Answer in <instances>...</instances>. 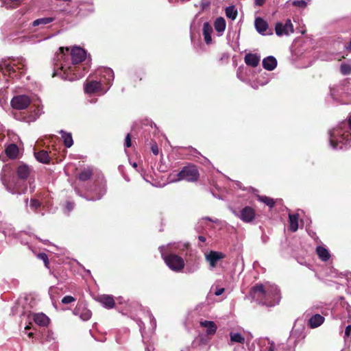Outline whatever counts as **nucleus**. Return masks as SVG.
I'll return each mask as SVG.
<instances>
[{"label": "nucleus", "mask_w": 351, "mask_h": 351, "mask_svg": "<svg viewBox=\"0 0 351 351\" xmlns=\"http://www.w3.org/2000/svg\"><path fill=\"white\" fill-rule=\"evenodd\" d=\"M171 246V244L162 245L159 247V250L166 265L171 270L178 272L184 268V261L182 257L173 253V251L169 250Z\"/></svg>", "instance_id": "nucleus-4"}, {"label": "nucleus", "mask_w": 351, "mask_h": 351, "mask_svg": "<svg viewBox=\"0 0 351 351\" xmlns=\"http://www.w3.org/2000/svg\"><path fill=\"white\" fill-rule=\"evenodd\" d=\"M224 288L219 287L216 284L213 285L210 289V291L213 292V294L217 296L221 295L224 292Z\"/></svg>", "instance_id": "nucleus-40"}, {"label": "nucleus", "mask_w": 351, "mask_h": 351, "mask_svg": "<svg viewBox=\"0 0 351 351\" xmlns=\"http://www.w3.org/2000/svg\"><path fill=\"white\" fill-rule=\"evenodd\" d=\"M198 239H199V241L203 242V243H204V242H205V241H206V237H204V236H202V235H199V236L198 237Z\"/></svg>", "instance_id": "nucleus-56"}, {"label": "nucleus", "mask_w": 351, "mask_h": 351, "mask_svg": "<svg viewBox=\"0 0 351 351\" xmlns=\"http://www.w3.org/2000/svg\"><path fill=\"white\" fill-rule=\"evenodd\" d=\"M204 219H206V220H208V221H212V219L210 217H206Z\"/></svg>", "instance_id": "nucleus-61"}, {"label": "nucleus", "mask_w": 351, "mask_h": 351, "mask_svg": "<svg viewBox=\"0 0 351 351\" xmlns=\"http://www.w3.org/2000/svg\"><path fill=\"white\" fill-rule=\"evenodd\" d=\"M276 34L279 36H289V34L293 33L294 29L293 25L290 19H287L285 23L278 22L275 26Z\"/></svg>", "instance_id": "nucleus-10"}, {"label": "nucleus", "mask_w": 351, "mask_h": 351, "mask_svg": "<svg viewBox=\"0 0 351 351\" xmlns=\"http://www.w3.org/2000/svg\"><path fill=\"white\" fill-rule=\"evenodd\" d=\"M56 291V288H53V287H51V288L49 289V295H50V296H51V300H52V302H53V303H54V300H53V298H52V293H53V292H54V291Z\"/></svg>", "instance_id": "nucleus-54"}, {"label": "nucleus", "mask_w": 351, "mask_h": 351, "mask_svg": "<svg viewBox=\"0 0 351 351\" xmlns=\"http://www.w3.org/2000/svg\"><path fill=\"white\" fill-rule=\"evenodd\" d=\"M25 329L26 330H29V329H30V326H25Z\"/></svg>", "instance_id": "nucleus-60"}, {"label": "nucleus", "mask_w": 351, "mask_h": 351, "mask_svg": "<svg viewBox=\"0 0 351 351\" xmlns=\"http://www.w3.org/2000/svg\"><path fill=\"white\" fill-rule=\"evenodd\" d=\"M53 19L51 17H44L36 19L31 23V27H38L39 29L43 28L46 25L51 23Z\"/></svg>", "instance_id": "nucleus-28"}, {"label": "nucleus", "mask_w": 351, "mask_h": 351, "mask_svg": "<svg viewBox=\"0 0 351 351\" xmlns=\"http://www.w3.org/2000/svg\"><path fill=\"white\" fill-rule=\"evenodd\" d=\"M340 72L344 75H348L351 73V60L341 64Z\"/></svg>", "instance_id": "nucleus-34"}, {"label": "nucleus", "mask_w": 351, "mask_h": 351, "mask_svg": "<svg viewBox=\"0 0 351 351\" xmlns=\"http://www.w3.org/2000/svg\"><path fill=\"white\" fill-rule=\"evenodd\" d=\"M258 200L265 203L269 208H273L275 204L274 200L270 197H267V196H259Z\"/></svg>", "instance_id": "nucleus-38"}, {"label": "nucleus", "mask_w": 351, "mask_h": 351, "mask_svg": "<svg viewBox=\"0 0 351 351\" xmlns=\"http://www.w3.org/2000/svg\"><path fill=\"white\" fill-rule=\"evenodd\" d=\"M5 153L8 157L14 158L19 153L18 147L15 144H10L5 149Z\"/></svg>", "instance_id": "nucleus-32"}, {"label": "nucleus", "mask_w": 351, "mask_h": 351, "mask_svg": "<svg viewBox=\"0 0 351 351\" xmlns=\"http://www.w3.org/2000/svg\"><path fill=\"white\" fill-rule=\"evenodd\" d=\"M254 25H255L256 31L259 34H261L262 35L267 34L266 32L268 29V24L262 18H260V17L256 18L254 21Z\"/></svg>", "instance_id": "nucleus-22"}, {"label": "nucleus", "mask_w": 351, "mask_h": 351, "mask_svg": "<svg viewBox=\"0 0 351 351\" xmlns=\"http://www.w3.org/2000/svg\"><path fill=\"white\" fill-rule=\"evenodd\" d=\"M212 0H202L200 6L202 10H206L209 8Z\"/></svg>", "instance_id": "nucleus-44"}, {"label": "nucleus", "mask_w": 351, "mask_h": 351, "mask_svg": "<svg viewBox=\"0 0 351 351\" xmlns=\"http://www.w3.org/2000/svg\"><path fill=\"white\" fill-rule=\"evenodd\" d=\"M292 5L298 8H305L307 5V3L305 0H294L292 2Z\"/></svg>", "instance_id": "nucleus-41"}, {"label": "nucleus", "mask_w": 351, "mask_h": 351, "mask_svg": "<svg viewBox=\"0 0 351 351\" xmlns=\"http://www.w3.org/2000/svg\"><path fill=\"white\" fill-rule=\"evenodd\" d=\"M1 69L7 73L10 77H19L26 69V60L23 57L12 58L8 62H4L1 65Z\"/></svg>", "instance_id": "nucleus-5"}, {"label": "nucleus", "mask_w": 351, "mask_h": 351, "mask_svg": "<svg viewBox=\"0 0 351 351\" xmlns=\"http://www.w3.org/2000/svg\"><path fill=\"white\" fill-rule=\"evenodd\" d=\"M226 257V254L221 252L211 250L205 254V260L209 263V269L213 270L218 264V262Z\"/></svg>", "instance_id": "nucleus-9"}, {"label": "nucleus", "mask_w": 351, "mask_h": 351, "mask_svg": "<svg viewBox=\"0 0 351 351\" xmlns=\"http://www.w3.org/2000/svg\"><path fill=\"white\" fill-rule=\"evenodd\" d=\"M199 326L205 330L207 335H215L217 329L216 324L213 321L201 319Z\"/></svg>", "instance_id": "nucleus-16"}, {"label": "nucleus", "mask_w": 351, "mask_h": 351, "mask_svg": "<svg viewBox=\"0 0 351 351\" xmlns=\"http://www.w3.org/2000/svg\"><path fill=\"white\" fill-rule=\"evenodd\" d=\"M86 53L80 47H73L69 53L68 47H60L54 60L53 77L60 76L65 80L73 81L82 77L88 68L81 64Z\"/></svg>", "instance_id": "nucleus-1"}, {"label": "nucleus", "mask_w": 351, "mask_h": 351, "mask_svg": "<svg viewBox=\"0 0 351 351\" xmlns=\"http://www.w3.org/2000/svg\"><path fill=\"white\" fill-rule=\"evenodd\" d=\"M74 208V203L72 202H66L65 205V210L67 213H70Z\"/></svg>", "instance_id": "nucleus-48"}, {"label": "nucleus", "mask_w": 351, "mask_h": 351, "mask_svg": "<svg viewBox=\"0 0 351 351\" xmlns=\"http://www.w3.org/2000/svg\"><path fill=\"white\" fill-rule=\"evenodd\" d=\"M234 213L241 220L245 223L252 222L255 218V211L250 206H245L241 209L239 212L234 211Z\"/></svg>", "instance_id": "nucleus-13"}, {"label": "nucleus", "mask_w": 351, "mask_h": 351, "mask_svg": "<svg viewBox=\"0 0 351 351\" xmlns=\"http://www.w3.org/2000/svg\"><path fill=\"white\" fill-rule=\"evenodd\" d=\"M43 241L44 243H45V244L48 242V241H47V240H45V241Z\"/></svg>", "instance_id": "nucleus-64"}, {"label": "nucleus", "mask_w": 351, "mask_h": 351, "mask_svg": "<svg viewBox=\"0 0 351 351\" xmlns=\"http://www.w3.org/2000/svg\"><path fill=\"white\" fill-rule=\"evenodd\" d=\"M132 166L134 167V168H136L137 167V163L136 162H133V163H131Z\"/></svg>", "instance_id": "nucleus-59"}, {"label": "nucleus", "mask_w": 351, "mask_h": 351, "mask_svg": "<svg viewBox=\"0 0 351 351\" xmlns=\"http://www.w3.org/2000/svg\"><path fill=\"white\" fill-rule=\"evenodd\" d=\"M145 351H154V348L152 347H149L147 346L146 348H145Z\"/></svg>", "instance_id": "nucleus-57"}, {"label": "nucleus", "mask_w": 351, "mask_h": 351, "mask_svg": "<svg viewBox=\"0 0 351 351\" xmlns=\"http://www.w3.org/2000/svg\"><path fill=\"white\" fill-rule=\"evenodd\" d=\"M260 57L256 54L247 53L245 56V62L247 65L256 67L260 62Z\"/></svg>", "instance_id": "nucleus-26"}, {"label": "nucleus", "mask_w": 351, "mask_h": 351, "mask_svg": "<svg viewBox=\"0 0 351 351\" xmlns=\"http://www.w3.org/2000/svg\"><path fill=\"white\" fill-rule=\"evenodd\" d=\"M151 150L152 153L157 156L159 154V149L156 142H153L151 145Z\"/></svg>", "instance_id": "nucleus-47"}, {"label": "nucleus", "mask_w": 351, "mask_h": 351, "mask_svg": "<svg viewBox=\"0 0 351 351\" xmlns=\"http://www.w3.org/2000/svg\"><path fill=\"white\" fill-rule=\"evenodd\" d=\"M252 298L258 304L267 306L278 304L280 300V291L276 285L266 283L257 284L250 291Z\"/></svg>", "instance_id": "nucleus-3"}, {"label": "nucleus", "mask_w": 351, "mask_h": 351, "mask_svg": "<svg viewBox=\"0 0 351 351\" xmlns=\"http://www.w3.org/2000/svg\"><path fill=\"white\" fill-rule=\"evenodd\" d=\"M171 246L169 248V250L173 251V253H180L183 254L184 252H186L189 247V243H171ZM187 252H186V254Z\"/></svg>", "instance_id": "nucleus-23"}, {"label": "nucleus", "mask_w": 351, "mask_h": 351, "mask_svg": "<svg viewBox=\"0 0 351 351\" xmlns=\"http://www.w3.org/2000/svg\"><path fill=\"white\" fill-rule=\"evenodd\" d=\"M124 145L125 147H130L132 145V141L130 134H128L125 136Z\"/></svg>", "instance_id": "nucleus-50"}, {"label": "nucleus", "mask_w": 351, "mask_h": 351, "mask_svg": "<svg viewBox=\"0 0 351 351\" xmlns=\"http://www.w3.org/2000/svg\"><path fill=\"white\" fill-rule=\"evenodd\" d=\"M75 300V299L73 296L66 295L62 299V303L67 304L74 302Z\"/></svg>", "instance_id": "nucleus-43"}, {"label": "nucleus", "mask_w": 351, "mask_h": 351, "mask_svg": "<svg viewBox=\"0 0 351 351\" xmlns=\"http://www.w3.org/2000/svg\"><path fill=\"white\" fill-rule=\"evenodd\" d=\"M93 175V169L90 167L84 169L78 175V178L81 181L89 180Z\"/></svg>", "instance_id": "nucleus-33"}, {"label": "nucleus", "mask_w": 351, "mask_h": 351, "mask_svg": "<svg viewBox=\"0 0 351 351\" xmlns=\"http://www.w3.org/2000/svg\"><path fill=\"white\" fill-rule=\"evenodd\" d=\"M147 314H148V316L149 318V321H150V324L152 325V330H154L156 327V319L154 318L153 315L149 311L147 312Z\"/></svg>", "instance_id": "nucleus-46"}, {"label": "nucleus", "mask_w": 351, "mask_h": 351, "mask_svg": "<svg viewBox=\"0 0 351 351\" xmlns=\"http://www.w3.org/2000/svg\"><path fill=\"white\" fill-rule=\"evenodd\" d=\"M37 257L40 259V260H42L44 263H45V265L46 267H47L48 264H49V259H48V256L47 255L45 254V253H39L38 255H37Z\"/></svg>", "instance_id": "nucleus-42"}, {"label": "nucleus", "mask_w": 351, "mask_h": 351, "mask_svg": "<svg viewBox=\"0 0 351 351\" xmlns=\"http://www.w3.org/2000/svg\"><path fill=\"white\" fill-rule=\"evenodd\" d=\"M198 268H199L198 265H195L193 267L186 266V272L189 273V274L193 273L195 271H197L198 269Z\"/></svg>", "instance_id": "nucleus-49"}, {"label": "nucleus", "mask_w": 351, "mask_h": 351, "mask_svg": "<svg viewBox=\"0 0 351 351\" xmlns=\"http://www.w3.org/2000/svg\"><path fill=\"white\" fill-rule=\"evenodd\" d=\"M75 192L77 193V194H78L79 195H81L80 194V193H79V191H78V190H77V189H75Z\"/></svg>", "instance_id": "nucleus-62"}, {"label": "nucleus", "mask_w": 351, "mask_h": 351, "mask_svg": "<svg viewBox=\"0 0 351 351\" xmlns=\"http://www.w3.org/2000/svg\"><path fill=\"white\" fill-rule=\"evenodd\" d=\"M302 335V332L299 331L298 329H293L291 332L290 337L289 338V341L291 343L293 341V343L295 345L297 342V338Z\"/></svg>", "instance_id": "nucleus-37"}, {"label": "nucleus", "mask_w": 351, "mask_h": 351, "mask_svg": "<svg viewBox=\"0 0 351 351\" xmlns=\"http://www.w3.org/2000/svg\"><path fill=\"white\" fill-rule=\"evenodd\" d=\"M59 133L61 134L65 147H71L73 144L71 133L66 132L62 130H60Z\"/></svg>", "instance_id": "nucleus-29"}, {"label": "nucleus", "mask_w": 351, "mask_h": 351, "mask_svg": "<svg viewBox=\"0 0 351 351\" xmlns=\"http://www.w3.org/2000/svg\"><path fill=\"white\" fill-rule=\"evenodd\" d=\"M263 66L267 71H273L277 66V60L274 56H269L263 59Z\"/></svg>", "instance_id": "nucleus-24"}, {"label": "nucleus", "mask_w": 351, "mask_h": 351, "mask_svg": "<svg viewBox=\"0 0 351 351\" xmlns=\"http://www.w3.org/2000/svg\"><path fill=\"white\" fill-rule=\"evenodd\" d=\"M101 80L102 85H106L107 88L102 93L103 94L110 88L112 84L114 78V71L110 68H104L100 71Z\"/></svg>", "instance_id": "nucleus-11"}, {"label": "nucleus", "mask_w": 351, "mask_h": 351, "mask_svg": "<svg viewBox=\"0 0 351 351\" xmlns=\"http://www.w3.org/2000/svg\"><path fill=\"white\" fill-rule=\"evenodd\" d=\"M298 214H289V229L292 232H295L298 229Z\"/></svg>", "instance_id": "nucleus-31"}, {"label": "nucleus", "mask_w": 351, "mask_h": 351, "mask_svg": "<svg viewBox=\"0 0 351 351\" xmlns=\"http://www.w3.org/2000/svg\"><path fill=\"white\" fill-rule=\"evenodd\" d=\"M40 206V203L38 200L36 199H32L30 201V207L36 210L38 208H39Z\"/></svg>", "instance_id": "nucleus-45"}, {"label": "nucleus", "mask_w": 351, "mask_h": 351, "mask_svg": "<svg viewBox=\"0 0 351 351\" xmlns=\"http://www.w3.org/2000/svg\"><path fill=\"white\" fill-rule=\"evenodd\" d=\"M316 252L318 256V257L322 261H327L329 260L330 257V254L328 252V250L322 246H318L316 248Z\"/></svg>", "instance_id": "nucleus-30"}, {"label": "nucleus", "mask_w": 351, "mask_h": 351, "mask_svg": "<svg viewBox=\"0 0 351 351\" xmlns=\"http://www.w3.org/2000/svg\"><path fill=\"white\" fill-rule=\"evenodd\" d=\"M28 336H29V337H32V332H29V333H28Z\"/></svg>", "instance_id": "nucleus-63"}, {"label": "nucleus", "mask_w": 351, "mask_h": 351, "mask_svg": "<svg viewBox=\"0 0 351 351\" xmlns=\"http://www.w3.org/2000/svg\"><path fill=\"white\" fill-rule=\"evenodd\" d=\"M92 196L90 197H86L87 200L96 201L102 198V197L106 193V186L105 184H101L94 189L90 190Z\"/></svg>", "instance_id": "nucleus-14"}, {"label": "nucleus", "mask_w": 351, "mask_h": 351, "mask_svg": "<svg viewBox=\"0 0 351 351\" xmlns=\"http://www.w3.org/2000/svg\"><path fill=\"white\" fill-rule=\"evenodd\" d=\"M30 104V99L28 96L21 95L15 96L11 100V106L16 110H23L28 107Z\"/></svg>", "instance_id": "nucleus-12"}, {"label": "nucleus", "mask_w": 351, "mask_h": 351, "mask_svg": "<svg viewBox=\"0 0 351 351\" xmlns=\"http://www.w3.org/2000/svg\"><path fill=\"white\" fill-rule=\"evenodd\" d=\"M213 32V27L208 22H205L203 25L202 34L204 39L207 45L212 44L211 34Z\"/></svg>", "instance_id": "nucleus-21"}, {"label": "nucleus", "mask_w": 351, "mask_h": 351, "mask_svg": "<svg viewBox=\"0 0 351 351\" xmlns=\"http://www.w3.org/2000/svg\"><path fill=\"white\" fill-rule=\"evenodd\" d=\"M98 301L104 308H112L114 306L115 302L112 295H100L97 298Z\"/></svg>", "instance_id": "nucleus-17"}, {"label": "nucleus", "mask_w": 351, "mask_h": 351, "mask_svg": "<svg viewBox=\"0 0 351 351\" xmlns=\"http://www.w3.org/2000/svg\"><path fill=\"white\" fill-rule=\"evenodd\" d=\"M102 82L100 81L92 80L87 82L84 86L85 93L92 94L94 93L99 92L103 90Z\"/></svg>", "instance_id": "nucleus-15"}, {"label": "nucleus", "mask_w": 351, "mask_h": 351, "mask_svg": "<svg viewBox=\"0 0 351 351\" xmlns=\"http://www.w3.org/2000/svg\"><path fill=\"white\" fill-rule=\"evenodd\" d=\"M261 351H295L294 346L287 343H280L277 346L269 339H267Z\"/></svg>", "instance_id": "nucleus-8"}, {"label": "nucleus", "mask_w": 351, "mask_h": 351, "mask_svg": "<svg viewBox=\"0 0 351 351\" xmlns=\"http://www.w3.org/2000/svg\"><path fill=\"white\" fill-rule=\"evenodd\" d=\"M230 341L232 342L243 343L245 342L244 337L239 332H230Z\"/></svg>", "instance_id": "nucleus-35"}, {"label": "nucleus", "mask_w": 351, "mask_h": 351, "mask_svg": "<svg viewBox=\"0 0 351 351\" xmlns=\"http://www.w3.org/2000/svg\"><path fill=\"white\" fill-rule=\"evenodd\" d=\"M34 156L36 159L43 164H48L50 162L51 158L47 151L40 150L39 152H34Z\"/></svg>", "instance_id": "nucleus-25"}, {"label": "nucleus", "mask_w": 351, "mask_h": 351, "mask_svg": "<svg viewBox=\"0 0 351 351\" xmlns=\"http://www.w3.org/2000/svg\"><path fill=\"white\" fill-rule=\"evenodd\" d=\"M226 27V21L223 17H218L214 22L215 29L217 32L219 36H221Z\"/></svg>", "instance_id": "nucleus-27"}, {"label": "nucleus", "mask_w": 351, "mask_h": 351, "mask_svg": "<svg viewBox=\"0 0 351 351\" xmlns=\"http://www.w3.org/2000/svg\"><path fill=\"white\" fill-rule=\"evenodd\" d=\"M199 173L198 169L195 165H188L184 167L182 170L177 173V178L172 180V181H180L182 180L188 182H195L198 180Z\"/></svg>", "instance_id": "nucleus-7"}, {"label": "nucleus", "mask_w": 351, "mask_h": 351, "mask_svg": "<svg viewBox=\"0 0 351 351\" xmlns=\"http://www.w3.org/2000/svg\"><path fill=\"white\" fill-rule=\"evenodd\" d=\"M32 171V168L25 164L19 165L16 173L19 178L22 180L27 179Z\"/></svg>", "instance_id": "nucleus-19"}, {"label": "nucleus", "mask_w": 351, "mask_h": 351, "mask_svg": "<svg viewBox=\"0 0 351 351\" xmlns=\"http://www.w3.org/2000/svg\"><path fill=\"white\" fill-rule=\"evenodd\" d=\"M324 316L315 313L309 318L308 325L311 328H315L320 326L324 322Z\"/></svg>", "instance_id": "nucleus-18"}, {"label": "nucleus", "mask_w": 351, "mask_h": 351, "mask_svg": "<svg viewBox=\"0 0 351 351\" xmlns=\"http://www.w3.org/2000/svg\"><path fill=\"white\" fill-rule=\"evenodd\" d=\"M345 337H351V325H348L346 327Z\"/></svg>", "instance_id": "nucleus-52"}, {"label": "nucleus", "mask_w": 351, "mask_h": 351, "mask_svg": "<svg viewBox=\"0 0 351 351\" xmlns=\"http://www.w3.org/2000/svg\"><path fill=\"white\" fill-rule=\"evenodd\" d=\"M142 325H143V322H142V321H139L138 326H139V327H140V330H141V332L142 337H143V327H142Z\"/></svg>", "instance_id": "nucleus-55"}, {"label": "nucleus", "mask_w": 351, "mask_h": 351, "mask_svg": "<svg viewBox=\"0 0 351 351\" xmlns=\"http://www.w3.org/2000/svg\"><path fill=\"white\" fill-rule=\"evenodd\" d=\"M91 315H92L91 311L86 308H83L80 313V317L83 321L88 320L91 317Z\"/></svg>", "instance_id": "nucleus-39"}, {"label": "nucleus", "mask_w": 351, "mask_h": 351, "mask_svg": "<svg viewBox=\"0 0 351 351\" xmlns=\"http://www.w3.org/2000/svg\"><path fill=\"white\" fill-rule=\"evenodd\" d=\"M14 230L12 228H10L7 230H3V233L4 234V235L5 237L8 236V237H10V236H12L14 234Z\"/></svg>", "instance_id": "nucleus-51"}, {"label": "nucleus", "mask_w": 351, "mask_h": 351, "mask_svg": "<svg viewBox=\"0 0 351 351\" xmlns=\"http://www.w3.org/2000/svg\"><path fill=\"white\" fill-rule=\"evenodd\" d=\"M32 319L40 326H47L49 323V318L43 313L33 314Z\"/></svg>", "instance_id": "nucleus-20"}, {"label": "nucleus", "mask_w": 351, "mask_h": 351, "mask_svg": "<svg viewBox=\"0 0 351 351\" xmlns=\"http://www.w3.org/2000/svg\"><path fill=\"white\" fill-rule=\"evenodd\" d=\"M244 350L243 348H237L235 349V351H243Z\"/></svg>", "instance_id": "nucleus-58"}, {"label": "nucleus", "mask_w": 351, "mask_h": 351, "mask_svg": "<svg viewBox=\"0 0 351 351\" xmlns=\"http://www.w3.org/2000/svg\"><path fill=\"white\" fill-rule=\"evenodd\" d=\"M8 169L7 167H3L2 169V171L1 173V180L2 184L4 185L6 190L13 195L23 193L25 189L23 188L19 184V182L16 180L15 178L13 177L10 180L7 178Z\"/></svg>", "instance_id": "nucleus-6"}, {"label": "nucleus", "mask_w": 351, "mask_h": 351, "mask_svg": "<svg viewBox=\"0 0 351 351\" xmlns=\"http://www.w3.org/2000/svg\"><path fill=\"white\" fill-rule=\"evenodd\" d=\"M226 14L228 18L234 20L237 16V10L234 6H228L226 9Z\"/></svg>", "instance_id": "nucleus-36"}, {"label": "nucleus", "mask_w": 351, "mask_h": 351, "mask_svg": "<svg viewBox=\"0 0 351 351\" xmlns=\"http://www.w3.org/2000/svg\"><path fill=\"white\" fill-rule=\"evenodd\" d=\"M266 0H254V4L256 6H262Z\"/></svg>", "instance_id": "nucleus-53"}, {"label": "nucleus", "mask_w": 351, "mask_h": 351, "mask_svg": "<svg viewBox=\"0 0 351 351\" xmlns=\"http://www.w3.org/2000/svg\"><path fill=\"white\" fill-rule=\"evenodd\" d=\"M328 134L330 145L333 149L351 147V112L347 120L330 130Z\"/></svg>", "instance_id": "nucleus-2"}]
</instances>
